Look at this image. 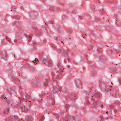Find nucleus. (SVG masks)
Here are the masks:
<instances>
[{"mask_svg":"<svg viewBox=\"0 0 121 121\" xmlns=\"http://www.w3.org/2000/svg\"><path fill=\"white\" fill-rule=\"evenodd\" d=\"M21 110L24 112H26L28 111V110L25 108V106H23L21 108Z\"/></svg>","mask_w":121,"mask_h":121,"instance_id":"f257e3e1","label":"nucleus"},{"mask_svg":"<svg viewBox=\"0 0 121 121\" xmlns=\"http://www.w3.org/2000/svg\"><path fill=\"white\" fill-rule=\"evenodd\" d=\"M54 89L56 90V91H58L59 90V86L56 85L54 87Z\"/></svg>","mask_w":121,"mask_h":121,"instance_id":"f03ea898","label":"nucleus"},{"mask_svg":"<svg viewBox=\"0 0 121 121\" xmlns=\"http://www.w3.org/2000/svg\"><path fill=\"white\" fill-rule=\"evenodd\" d=\"M26 119L27 120H29V121H31L33 119L32 117L31 116L27 117H26Z\"/></svg>","mask_w":121,"mask_h":121,"instance_id":"7ed1b4c3","label":"nucleus"},{"mask_svg":"<svg viewBox=\"0 0 121 121\" xmlns=\"http://www.w3.org/2000/svg\"><path fill=\"white\" fill-rule=\"evenodd\" d=\"M25 97L26 98V99H28L30 98V96L29 95H28L27 94L25 93Z\"/></svg>","mask_w":121,"mask_h":121,"instance_id":"20e7f679","label":"nucleus"},{"mask_svg":"<svg viewBox=\"0 0 121 121\" xmlns=\"http://www.w3.org/2000/svg\"><path fill=\"white\" fill-rule=\"evenodd\" d=\"M34 63H35V64H37V62H39V60L35 58V60L32 61Z\"/></svg>","mask_w":121,"mask_h":121,"instance_id":"39448f33","label":"nucleus"},{"mask_svg":"<svg viewBox=\"0 0 121 121\" xmlns=\"http://www.w3.org/2000/svg\"><path fill=\"white\" fill-rule=\"evenodd\" d=\"M9 110L7 108L6 109L4 112H3V113L5 114H8L9 113Z\"/></svg>","mask_w":121,"mask_h":121,"instance_id":"423d86ee","label":"nucleus"},{"mask_svg":"<svg viewBox=\"0 0 121 121\" xmlns=\"http://www.w3.org/2000/svg\"><path fill=\"white\" fill-rule=\"evenodd\" d=\"M19 99H20V102H21V101H22V100H23V99H24V98H23V99H22V98L21 97H19Z\"/></svg>","mask_w":121,"mask_h":121,"instance_id":"0eeeda50","label":"nucleus"},{"mask_svg":"<svg viewBox=\"0 0 121 121\" xmlns=\"http://www.w3.org/2000/svg\"><path fill=\"white\" fill-rule=\"evenodd\" d=\"M48 63L50 64V65H51L52 64V63L51 61H49L48 62Z\"/></svg>","mask_w":121,"mask_h":121,"instance_id":"6e6552de","label":"nucleus"},{"mask_svg":"<svg viewBox=\"0 0 121 121\" xmlns=\"http://www.w3.org/2000/svg\"><path fill=\"white\" fill-rule=\"evenodd\" d=\"M20 121H23V120H22V119H21L20 120Z\"/></svg>","mask_w":121,"mask_h":121,"instance_id":"1a4fd4ad","label":"nucleus"},{"mask_svg":"<svg viewBox=\"0 0 121 121\" xmlns=\"http://www.w3.org/2000/svg\"><path fill=\"white\" fill-rule=\"evenodd\" d=\"M61 71H62V72H63V71L62 70H61L60 71V72H61Z\"/></svg>","mask_w":121,"mask_h":121,"instance_id":"9d476101","label":"nucleus"},{"mask_svg":"<svg viewBox=\"0 0 121 121\" xmlns=\"http://www.w3.org/2000/svg\"><path fill=\"white\" fill-rule=\"evenodd\" d=\"M54 104V102H52V104Z\"/></svg>","mask_w":121,"mask_h":121,"instance_id":"9b49d317","label":"nucleus"},{"mask_svg":"<svg viewBox=\"0 0 121 121\" xmlns=\"http://www.w3.org/2000/svg\"><path fill=\"white\" fill-rule=\"evenodd\" d=\"M45 85V86H46L47 85V84L46 83Z\"/></svg>","mask_w":121,"mask_h":121,"instance_id":"f8f14e48","label":"nucleus"},{"mask_svg":"<svg viewBox=\"0 0 121 121\" xmlns=\"http://www.w3.org/2000/svg\"><path fill=\"white\" fill-rule=\"evenodd\" d=\"M106 113H107V114H108V112L107 111L106 112Z\"/></svg>","mask_w":121,"mask_h":121,"instance_id":"ddd939ff","label":"nucleus"},{"mask_svg":"<svg viewBox=\"0 0 121 121\" xmlns=\"http://www.w3.org/2000/svg\"><path fill=\"white\" fill-rule=\"evenodd\" d=\"M62 43H63V41H62Z\"/></svg>","mask_w":121,"mask_h":121,"instance_id":"4468645a","label":"nucleus"},{"mask_svg":"<svg viewBox=\"0 0 121 121\" xmlns=\"http://www.w3.org/2000/svg\"><path fill=\"white\" fill-rule=\"evenodd\" d=\"M58 75H60V74L59 73L58 74Z\"/></svg>","mask_w":121,"mask_h":121,"instance_id":"2eb2a0df","label":"nucleus"},{"mask_svg":"<svg viewBox=\"0 0 121 121\" xmlns=\"http://www.w3.org/2000/svg\"><path fill=\"white\" fill-rule=\"evenodd\" d=\"M111 83L112 84V82H111Z\"/></svg>","mask_w":121,"mask_h":121,"instance_id":"dca6fc26","label":"nucleus"},{"mask_svg":"<svg viewBox=\"0 0 121 121\" xmlns=\"http://www.w3.org/2000/svg\"><path fill=\"white\" fill-rule=\"evenodd\" d=\"M14 55V57H15V55Z\"/></svg>","mask_w":121,"mask_h":121,"instance_id":"f3484780","label":"nucleus"},{"mask_svg":"<svg viewBox=\"0 0 121 121\" xmlns=\"http://www.w3.org/2000/svg\"><path fill=\"white\" fill-rule=\"evenodd\" d=\"M119 56H120V55H119Z\"/></svg>","mask_w":121,"mask_h":121,"instance_id":"a211bd4d","label":"nucleus"},{"mask_svg":"<svg viewBox=\"0 0 121 121\" xmlns=\"http://www.w3.org/2000/svg\"><path fill=\"white\" fill-rule=\"evenodd\" d=\"M6 37V38H7V36Z\"/></svg>","mask_w":121,"mask_h":121,"instance_id":"6ab92c4d","label":"nucleus"}]
</instances>
